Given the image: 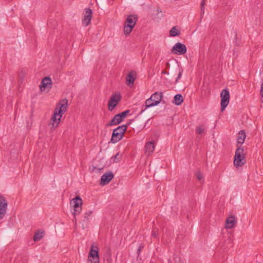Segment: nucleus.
Masks as SVG:
<instances>
[{"label":"nucleus","mask_w":263,"mask_h":263,"mask_svg":"<svg viewBox=\"0 0 263 263\" xmlns=\"http://www.w3.org/2000/svg\"><path fill=\"white\" fill-rule=\"evenodd\" d=\"M68 101L66 99H63L58 103L55 108L54 114L51 119L52 127L51 129H54L60 122L63 114L66 111Z\"/></svg>","instance_id":"nucleus-1"},{"label":"nucleus","mask_w":263,"mask_h":263,"mask_svg":"<svg viewBox=\"0 0 263 263\" xmlns=\"http://www.w3.org/2000/svg\"><path fill=\"white\" fill-rule=\"evenodd\" d=\"M245 154L241 146H238L234 156V165L236 167L242 166L246 163Z\"/></svg>","instance_id":"nucleus-2"},{"label":"nucleus","mask_w":263,"mask_h":263,"mask_svg":"<svg viewBox=\"0 0 263 263\" xmlns=\"http://www.w3.org/2000/svg\"><path fill=\"white\" fill-rule=\"evenodd\" d=\"M128 125V124L122 125L114 129L110 142L112 143H116L122 139Z\"/></svg>","instance_id":"nucleus-3"},{"label":"nucleus","mask_w":263,"mask_h":263,"mask_svg":"<svg viewBox=\"0 0 263 263\" xmlns=\"http://www.w3.org/2000/svg\"><path fill=\"white\" fill-rule=\"evenodd\" d=\"M138 21V17L136 15H129L127 16L124 26V33L125 35H129Z\"/></svg>","instance_id":"nucleus-4"},{"label":"nucleus","mask_w":263,"mask_h":263,"mask_svg":"<svg viewBox=\"0 0 263 263\" xmlns=\"http://www.w3.org/2000/svg\"><path fill=\"white\" fill-rule=\"evenodd\" d=\"M70 204L73 208V215L74 218H76V216L79 214L82 211L83 201L80 196H77L70 201Z\"/></svg>","instance_id":"nucleus-5"},{"label":"nucleus","mask_w":263,"mask_h":263,"mask_svg":"<svg viewBox=\"0 0 263 263\" xmlns=\"http://www.w3.org/2000/svg\"><path fill=\"white\" fill-rule=\"evenodd\" d=\"M88 261L91 263H99V249L93 244L91 245L88 256Z\"/></svg>","instance_id":"nucleus-6"},{"label":"nucleus","mask_w":263,"mask_h":263,"mask_svg":"<svg viewBox=\"0 0 263 263\" xmlns=\"http://www.w3.org/2000/svg\"><path fill=\"white\" fill-rule=\"evenodd\" d=\"M221 110L223 111L229 103L230 96L229 91L227 89L222 90L220 93Z\"/></svg>","instance_id":"nucleus-7"},{"label":"nucleus","mask_w":263,"mask_h":263,"mask_svg":"<svg viewBox=\"0 0 263 263\" xmlns=\"http://www.w3.org/2000/svg\"><path fill=\"white\" fill-rule=\"evenodd\" d=\"M186 46L180 42H178L173 47L171 51L173 53L177 55H183L186 52Z\"/></svg>","instance_id":"nucleus-8"},{"label":"nucleus","mask_w":263,"mask_h":263,"mask_svg":"<svg viewBox=\"0 0 263 263\" xmlns=\"http://www.w3.org/2000/svg\"><path fill=\"white\" fill-rule=\"evenodd\" d=\"M121 99V96L120 93L113 94L108 101V110L112 111L117 105Z\"/></svg>","instance_id":"nucleus-9"},{"label":"nucleus","mask_w":263,"mask_h":263,"mask_svg":"<svg viewBox=\"0 0 263 263\" xmlns=\"http://www.w3.org/2000/svg\"><path fill=\"white\" fill-rule=\"evenodd\" d=\"M8 203L6 198L0 195V219H3L6 214Z\"/></svg>","instance_id":"nucleus-10"},{"label":"nucleus","mask_w":263,"mask_h":263,"mask_svg":"<svg viewBox=\"0 0 263 263\" xmlns=\"http://www.w3.org/2000/svg\"><path fill=\"white\" fill-rule=\"evenodd\" d=\"M114 174L111 172H108L101 176L100 184L105 185L108 184L114 178Z\"/></svg>","instance_id":"nucleus-11"},{"label":"nucleus","mask_w":263,"mask_h":263,"mask_svg":"<svg viewBox=\"0 0 263 263\" xmlns=\"http://www.w3.org/2000/svg\"><path fill=\"white\" fill-rule=\"evenodd\" d=\"M92 10L89 8H86L85 14L84 15V17L83 20V24L85 26H87L90 23L92 18Z\"/></svg>","instance_id":"nucleus-12"},{"label":"nucleus","mask_w":263,"mask_h":263,"mask_svg":"<svg viewBox=\"0 0 263 263\" xmlns=\"http://www.w3.org/2000/svg\"><path fill=\"white\" fill-rule=\"evenodd\" d=\"M236 223V220L234 216H229L226 221L225 228L226 229H232Z\"/></svg>","instance_id":"nucleus-13"},{"label":"nucleus","mask_w":263,"mask_h":263,"mask_svg":"<svg viewBox=\"0 0 263 263\" xmlns=\"http://www.w3.org/2000/svg\"><path fill=\"white\" fill-rule=\"evenodd\" d=\"M154 106H156L155 104L154 101H153V100L151 97L147 99L145 102V104L143 105L141 107V110L140 112L139 115L141 114L143 112H144L147 108H149L150 107H152Z\"/></svg>","instance_id":"nucleus-14"},{"label":"nucleus","mask_w":263,"mask_h":263,"mask_svg":"<svg viewBox=\"0 0 263 263\" xmlns=\"http://www.w3.org/2000/svg\"><path fill=\"white\" fill-rule=\"evenodd\" d=\"M52 85V81L50 77H47L44 78L42 81L41 84L40 85V88L42 90V88L45 89L46 88H51Z\"/></svg>","instance_id":"nucleus-15"},{"label":"nucleus","mask_w":263,"mask_h":263,"mask_svg":"<svg viewBox=\"0 0 263 263\" xmlns=\"http://www.w3.org/2000/svg\"><path fill=\"white\" fill-rule=\"evenodd\" d=\"M156 105H158L161 101L163 97L162 92H155L151 97Z\"/></svg>","instance_id":"nucleus-16"},{"label":"nucleus","mask_w":263,"mask_h":263,"mask_svg":"<svg viewBox=\"0 0 263 263\" xmlns=\"http://www.w3.org/2000/svg\"><path fill=\"white\" fill-rule=\"evenodd\" d=\"M155 149V144L154 142H148L145 145V153L151 154L154 152Z\"/></svg>","instance_id":"nucleus-17"},{"label":"nucleus","mask_w":263,"mask_h":263,"mask_svg":"<svg viewBox=\"0 0 263 263\" xmlns=\"http://www.w3.org/2000/svg\"><path fill=\"white\" fill-rule=\"evenodd\" d=\"M123 120L121 118L118 114L116 115L114 118L110 120V121L107 124V126H112L114 125H117L120 124Z\"/></svg>","instance_id":"nucleus-18"},{"label":"nucleus","mask_w":263,"mask_h":263,"mask_svg":"<svg viewBox=\"0 0 263 263\" xmlns=\"http://www.w3.org/2000/svg\"><path fill=\"white\" fill-rule=\"evenodd\" d=\"M246 137V135L245 131L243 130H240L238 134L237 139V144H242L244 142Z\"/></svg>","instance_id":"nucleus-19"},{"label":"nucleus","mask_w":263,"mask_h":263,"mask_svg":"<svg viewBox=\"0 0 263 263\" xmlns=\"http://www.w3.org/2000/svg\"><path fill=\"white\" fill-rule=\"evenodd\" d=\"M44 231L42 230H38L34 233L33 239L34 241L41 240L44 236Z\"/></svg>","instance_id":"nucleus-20"},{"label":"nucleus","mask_w":263,"mask_h":263,"mask_svg":"<svg viewBox=\"0 0 263 263\" xmlns=\"http://www.w3.org/2000/svg\"><path fill=\"white\" fill-rule=\"evenodd\" d=\"M183 101L182 96L181 94H177L174 97L173 103L176 105H180Z\"/></svg>","instance_id":"nucleus-21"},{"label":"nucleus","mask_w":263,"mask_h":263,"mask_svg":"<svg viewBox=\"0 0 263 263\" xmlns=\"http://www.w3.org/2000/svg\"><path fill=\"white\" fill-rule=\"evenodd\" d=\"M135 78L134 77L132 73H129L126 77V83L127 85H134Z\"/></svg>","instance_id":"nucleus-22"},{"label":"nucleus","mask_w":263,"mask_h":263,"mask_svg":"<svg viewBox=\"0 0 263 263\" xmlns=\"http://www.w3.org/2000/svg\"><path fill=\"white\" fill-rule=\"evenodd\" d=\"M170 36H176L180 34V32L176 29V27H173L170 31Z\"/></svg>","instance_id":"nucleus-23"},{"label":"nucleus","mask_w":263,"mask_h":263,"mask_svg":"<svg viewBox=\"0 0 263 263\" xmlns=\"http://www.w3.org/2000/svg\"><path fill=\"white\" fill-rule=\"evenodd\" d=\"M205 130V126L204 125H201L196 127V132L198 134H202Z\"/></svg>","instance_id":"nucleus-24"},{"label":"nucleus","mask_w":263,"mask_h":263,"mask_svg":"<svg viewBox=\"0 0 263 263\" xmlns=\"http://www.w3.org/2000/svg\"><path fill=\"white\" fill-rule=\"evenodd\" d=\"M129 112H130L129 110H126L124 111H123L121 113L118 114V115L123 120L128 116Z\"/></svg>","instance_id":"nucleus-25"},{"label":"nucleus","mask_w":263,"mask_h":263,"mask_svg":"<svg viewBox=\"0 0 263 263\" xmlns=\"http://www.w3.org/2000/svg\"><path fill=\"white\" fill-rule=\"evenodd\" d=\"M120 157H119V154L117 153L115 156L112 157L114 163H117L119 161Z\"/></svg>","instance_id":"nucleus-26"},{"label":"nucleus","mask_w":263,"mask_h":263,"mask_svg":"<svg viewBox=\"0 0 263 263\" xmlns=\"http://www.w3.org/2000/svg\"><path fill=\"white\" fill-rule=\"evenodd\" d=\"M206 0H202L201 3V14H204V5H205V2Z\"/></svg>","instance_id":"nucleus-27"},{"label":"nucleus","mask_w":263,"mask_h":263,"mask_svg":"<svg viewBox=\"0 0 263 263\" xmlns=\"http://www.w3.org/2000/svg\"><path fill=\"white\" fill-rule=\"evenodd\" d=\"M196 176L197 178L199 180H201L203 178L202 174L200 172H197L196 174Z\"/></svg>","instance_id":"nucleus-28"},{"label":"nucleus","mask_w":263,"mask_h":263,"mask_svg":"<svg viewBox=\"0 0 263 263\" xmlns=\"http://www.w3.org/2000/svg\"><path fill=\"white\" fill-rule=\"evenodd\" d=\"M260 93V96L261 97V102H263V82L261 85Z\"/></svg>","instance_id":"nucleus-29"},{"label":"nucleus","mask_w":263,"mask_h":263,"mask_svg":"<svg viewBox=\"0 0 263 263\" xmlns=\"http://www.w3.org/2000/svg\"><path fill=\"white\" fill-rule=\"evenodd\" d=\"M182 71H183V70H181L179 73H178V77H177L176 78V82L177 83L178 80L180 79V78L181 77V76H182Z\"/></svg>","instance_id":"nucleus-30"},{"label":"nucleus","mask_w":263,"mask_h":263,"mask_svg":"<svg viewBox=\"0 0 263 263\" xmlns=\"http://www.w3.org/2000/svg\"><path fill=\"white\" fill-rule=\"evenodd\" d=\"M157 14L158 15L159 13H161V15L160 16V17H163V14L162 13V10H161V9L160 8H157Z\"/></svg>","instance_id":"nucleus-31"},{"label":"nucleus","mask_w":263,"mask_h":263,"mask_svg":"<svg viewBox=\"0 0 263 263\" xmlns=\"http://www.w3.org/2000/svg\"><path fill=\"white\" fill-rule=\"evenodd\" d=\"M157 236H158L157 231H156L155 230H153L152 232V236L156 238L157 237Z\"/></svg>","instance_id":"nucleus-32"},{"label":"nucleus","mask_w":263,"mask_h":263,"mask_svg":"<svg viewBox=\"0 0 263 263\" xmlns=\"http://www.w3.org/2000/svg\"><path fill=\"white\" fill-rule=\"evenodd\" d=\"M91 213H92L91 211H89L88 213H86V215L85 216V218L88 220L89 218V217H90V215H91Z\"/></svg>","instance_id":"nucleus-33"},{"label":"nucleus","mask_w":263,"mask_h":263,"mask_svg":"<svg viewBox=\"0 0 263 263\" xmlns=\"http://www.w3.org/2000/svg\"><path fill=\"white\" fill-rule=\"evenodd\" d=\"M143 246L141 245L139 247L138 249V255H139V254L140 253L141 251H142V250L143 249Z\"/></svg>","instance_id":"nucleus-34"},{"label":"nucleus","mask_w":263,"mask_h":263,"mask_svg":"<svg viewBox=\"0 0 263 263\" xmlns=\"http://www.w3.org/2000/svg\"><path fill=\"white\" fill-rule=\"evenodd\" d=\"M103 167H104V166H102V167H96V166H94V167H93V170H95V169H98V170H103Z\"/></svg>","instance_id":"nucleus-35"},{"label":"nucleus","mask_w":263,"mask_h":263,"mask_svg":"<svg viewBox=\"0 0 263 263\" xmlns=\"http://www.w3.org/2000/svg\"><path fill=\"white\" fill-rule=\"evenodd\" d=\"M162 74H168V72H167L166 71H165V70H163V71H162Z\"/></svg>","instance_id":"nucleus-36"},{"label":"nucleus","mask_w":263,"mask_h":263,"mask_svg":"<svg viewBox=\"0 0 263 263\" xmlns=\"http://www.w3.org/2000/svg\"><path fill=\"white\" fill-rule=\"evenodd\" d=\"M172 261L171 260V259H168V263H171Z\"/></svg>","instance_id":"nucleus-37"}]
</instances>
